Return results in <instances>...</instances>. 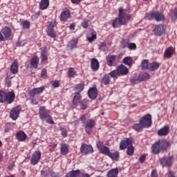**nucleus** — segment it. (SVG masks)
Returning <instances> with one entry per match:
<instances>
[{"mask_svg":"<svg viewBox=\"0 0 177 177\" xmlns=\"http://www.w3.org/2000/svg\"><path fill=\"white\" fill-rule=\"evenodd\" d=\"M146 18L148 20H156V21H164L165 17L159 12H152L149 15H147Z\"/></svg>","mask_w":177,"mask_h":177,"instance_id":"nucleus-4","label":"nucleus"},{"mask_svg":"<svg viewBox=\"0 0 177 177\" xmlns=\"http://www.w3.org/2000/svg\"><path fill=\"white\" fill-rule=\"evenodd\" d=\"M88 97L91 99V100H95L97 97V88L96 87H91L88 91Z\"/></svg>","mask_w":177,"mask_h":177,"instance_id":"nucleus-15","label":"nucleus"},{"mask_svg":"<svg viewBox=\"0 0 177 177\" xmlns=\"http://www.w3.org/2000/svg\"><path fill=\"white\" fill-rule=\"evenodd\" d=\"M1 34L4 36L6 41H10L12 39V29L9 27H4L1 29Z\"/></svg>","mask_w":177,"mask_h":177,"instance_id":"nucleus-7","label":"nucleus"},{"mask_svg":"<svg viewBox=\"0 0 177 177\" xmlns=\"http://www.w3.org/2000/svg\"><path fill=\"white\" fill-rule=\"evenodd\" d=\"M102 85H109L110 84V75L105 74L101 80Z\"/></svg>","mask_w":177,"mask_h":177,"instance_id":"nucleus-24","label":"nucleus"},{"mask_svg":"<svg viewBox=\"0 0 177 177\" xmlns=\"http://www.w3.org/2000/svg\"><path fill=\"white\" fill-rule=\"evenodd\" d=\"M140 77V81H145V80H149V78H150V74H149V73L145 72L144 73H142L140 75H139Z\"/></svg>","mask_w":177,"mask_h":177,"instance_id":"nucleus-33","label":"nucleus"},{"mask_svg":"<svg viewBox=\"0 0 177 177\" xmlns=\"http://www.w3.org/2000/svg\"><path fill=\"white\" fill-rule=\"evenodd\" d=\"M88 26H89V20H84L82 23V26L83 27V28H88Z\"/></svg>","mask_w":177,"mask_h":177,"instance_id":"nucleus-53","label":"nucleus"},{"mask_svg":"<svg viewBox=\"0 0 177 177\" xmlns=\"http://www.w3.org/2000/svg\"><path fill=\"white\" fill-rule=\"evenodd\" d=\"M81 94H80V93H77L73 97V104H75V106H78L80 102H81Z\"/></svg>","mask_w":177,"mask_h":177,"instance_id":"nucleus-25","label":"nucleus"},{"mask_svg":"<svg viewBox=\"0 0 177 177\" xmlns=\"http://www.w3.org/2000/svg\"><path fill=\"white\" fill-rule=\"evenodd\" d=\"M130 82H131V84H139V82H142L140 76H138V77H131L130 79Z\"/></svg>","mask_w":177,"mask_h":177,"instance_id":"nucleus-41","label":"nucleus"},{"mask_svg":"<svg viewBox=\"0 0 177 177\" xmlns=\"http://www.w3.org/2000/svg\"><path fill=\"white\" fill-rule=\"evenodd\" d=\"M91 68L94 71H97V70H99V61H97V59L96 58H93L91 59Z\"/></svg>","mask_w":177,"mask_h":177,"instance_id":"nucleus-22","label":"nucleus"},{"mask_svg":"<svg viewBox=\"0 0 177 177\" xmlns=\"http://www.w3.org/2000/svg\"><path fill=\"white\" fill-rule=\"evenodd\" d=\"M76 73L77 71H75V69H74L73 68H70L68 72V77H69L70 78H74Z\"/></svg>","mask_w":177,"mask_h":177,"instance_id":"nucleus-38","label":"nucleus"},{"mask_svg":"<svg viewBox=\"0 0 177 177\" xmlns=\"http://www.w3.org/2000/svg\"><path fill=\"white\" fill-rule=\"evenodd\" d=\"M97 146L100 150L102 149V146H103V141L98 140L97 142Z\"/></svg>","mask_w":177,"mask_h":177,"instance_id":"nucleus-58","label":"nucleus"},{"mask_svg":"<svg viewBox=\"0 0 177 177\" xmlns=\"http://www.w3.org/2000/svg\"><path fill=\"white\" fill-rule=\"evenodd\" d=\"M151 177H157V171L153 170L151 171Z\"/></svg>","mask_w":177,"mask_h":177,"instance_id":"nucleus-61","label":"nucleus"},{"mask_svg":"<svg viewBox=\"0 0 177 177\" xmlns=\"http://www.w3.org/2000/svg\"><path fill=\"white\" fill-rule=\"evenodd\" d=\"M20 106H17L15 108L12 109L10 112V116L12 120L16 121L20 114Z\"/></svg>","mask_w":177,"mask_h":177,"instance_id":"nucleus-10","label":"nucleus"},{"mask_svg":"<svg viewBox=\"0 0 177 177\" xmlns=\"http://www.w3.org/2000/svg\"><path fill=\"white\" fill-rule=\"evenodd\" d=\"M82 122H83V124H86V116L85 115H82L80 118Z\"/></svg>","mask_w":177,"mask_h":177,"instance_id":"nucleus-59","label":"nucleus"},{"mask_svg":"<svg viewBox=\"0 0 177 177\" xmlns=\"http://www.w3.org/2000/svg\"><path fill=\"white\" fill-rule=\"evenodd\" d=\"M168 132H169V127L165 126L158 131V134L159 136H166L168 135Z\"/></svg>","mask_w":177,"mask_h":177,"instance_id":"nucleus-21","label":"nucleus"},{"mask_svg":"<svg viewBox=\"0 0 177 177\" xmlns=\"http://www.w3.org/2000/svg\"><path fill=\"white\" fill-rule=\"evenodd\" d=\"M153 32L155 35L157 37H160V35H162V34H165V26L162 24L158 25L154 28Z\"/></svg>","mask_w":177,"mask_h":177,"instance_id":"nucleus-11","label":"nucleus"},{"mask_svg":"<svg viewBox=\"0 0 177 177\" xmlns=\"http://www.w3.org/2000/svg\"><path fill=\"white\" fill-rule=\"evenodd\" d=\"M174 53L175 48H174L173 47H169L165 51L164 57H165L166 59H169V57H172Z\"/></svg>","mask_w":177,"mask_h":177,"instance_id":"nucleus-18","label":"nucleus"},{"mask_svg":"<svg viewBox=\"0 0 177 177\" xmlns=\"http://www.w3.org/2000/svg\"><path fill=\"white\" fill-rule=\"evenodd\" d=\"M146 160V156L145 155H142L140 158H139V161L140 162H141L142 164V162H145V161Z\"/></svg>","mask_w":177,"mask_h":177,"instance_id":"nucleus-56","label":"nucleus"},{"mask_svg":"<svg viewBox=\"0 0 177 177\" xmlns=\"http://www.w3.org/2000/svg\"><path fill=\"white\" fill-rule=\"evenodd\" d=\"M109 75L112 77V78H115V77L118 75V70L116 68V70L111 71Z\"/></svg>","mask_w":177,"mask_h":177,"instance_id":"nucleus-50","label":"nucleus"},{"mask_svg":"<svg viewBox=\"0 0 177 177\" xmlns=\"http://www.w3.org/2000/svg\"><path fill=\"white\" fill-rule=\"evenodd\" d=\"M85 131H86V133H88V135H91L92 133V128L91 127H86Z\"/></svg>","mask_w":177,"mask_h":177,"instance_id":"nucleus-55","label":"nucleus"},{"mask_svg":"<svg viewBox=\"0 0 177 177\" xmlns=\"http://www.w3.org/2000/svg\"><path fill=\"white\" fill-rule=\"evenodd\" d=\"M117 60V56L115 55H108L106 57V64L109 67H112L113 64H114V62Z\"/></svg>","mask_w":177,"mask_h":177,"instance_id":"nucleus-19","label":"nucleus"},{"mask_svg":"<svg viewBox=\"0 0 177 177\" xmlns=\"http://www.w3.org/2000/svg\"><path fill=\"white\" fill-rule=\"evenodd\" d=\"M48 30H53L56 27V21H50L48 22Z\"/></svg>","mask_w":177,"mask_h":177,"instance_id":"nucleus-51","label":"nucleus"},{"mask_svg":"<svg viewBox=\"0 0 177 177\" xmlns=\"http://www.w3.org/2000/svg\"><path fill=\"white\" fill-rule=\"evenodd\" d=\"M44 91H45V86H44L39 88H34L29 92V95L31 97H34L35 95H39V93H42Z\"/></svg>","mask_w":177,"mask_h":177,"instance_id":"nucleus-13","label":"nucleus"},{"mask_svg":"<svg viewBox=\"0 0 177 177\" xmlns=\"http://www.w3.org/2000/svg\"><path fill=\"white\" fill-rule=\"evenodd\" d=\"M118 75H127L129 73V70L125 65L121 64L117 68Z\"/></svg>","mask_w":177,"mask_h":177,"instance_id":"nucleus-16","label":"nucleus"},{"mask_svg":"<svg viewBox=\"0 0 177 177\" xmlns=\"http://www.w3.org/2000/svg\"><path fill=\"white\" fill-rule=\"evenodd\" d=\"M143 124L140 122V123H136L133 125V129L134 131H136V132H140L141 131H143Z\"/></svg>","mask_w":177,"mask_h":177,"instance_id":"nucleus-29","label":"nucleus"},{"mask_svg":"<svg viewBox=\"0 0 177 177\" xmlns=\"http://www.w3.org/2000/svg\"><path fill=\"white\" fill-rule=\"evenodd\" d=\"M39 6L41 10H45L49 6V0H41Z\"/></svg>","mask_w":177,"mask_h":177,"instance_id":"nucleus-30","label":"nucleus"},{"mask_svg":"<svg viewBox=\"0 0 177 177\" xmlns=\"http://www.w3.org/2000/svg\"><path fill=\"white\" fill-rule=\"evenodd\" d=\"M87 39L89 42H93L96 39V33L93 31H91L90 35L87 36Z\"/></svg>","mask_w":177,"mask_h":177,"instance_id":"nucleus-34","label":"nucleus"},{"mask_svg":"<svg viewBox=\"0 0 177 177\" xmlns=\"http://www.w3.org/2000/svg\"><path fill=\"white\" fill-rule=\"evenodd\" d=\"M131 145H132V140L131 138H125L120 142V150H124V149H127L128 146Z\"/></svg>","mask_w":177,"mask_h":177,"instance_id":"nucleus-14","label":"nucleus"},{"mask_svg":"<svg viewBox=\"0 0 177 177\" xmlns=\"http://www.w3.org/2000/svg\"><path fill=\"white\" fill-rule=\"evenodd\" d=\"M127 42L123 41L120 44V48H122V49H125V48H127Z\"/></svg>","mask_w":177,"mask_h":177,"instance_id":"nucleus-60","label":"nucleus"},{"mask_svg":"<svg viewBox=\"0 0 177 177\" xmlns=\"http://www.w3.org/2000/svg\"><path fill=\"white\" fill-rule=\"evenodd\" d=\"M16 139L19 142H24L27 139V134L23 131H19L16 134Z\"/></svg>","mask_w":177,"mask_h":177,"instance_id":"nucleus-17","label":"nucleus"},{"mask_svg":"<svg viewBox=\"0 0 177 177\" xmlns=\"http://www.w3.org/2000/svg\"><path fill=\"white\" fill-rule=\"evenodd\" d=\"M80 151L84 156L89 154L93 152V147L91 145H88L86 144H82L80 148Z\"/></svg>","mask_w":177,"mask_h":177,"instance_id":"nucleus-8","label":"nucleus"},{"mask_svg":"<svg viewBox=\"0 0 177 177\" xmlns=\"http://www.w3.org/2000/svg\"><path fill=\"white\" fill-rule=\"evenodd\" d=\"M171 14L170 17L172 19V17H174L176 20L177 19V8H175L174 10H171Z\"/></svg>","mask_w":177,"mask_h":177,"instance_id":"nucleus-46","label":"nucleus"},{"mask_svg":"<svg viewBox=\"0 0 177 177\" xmlns=\"http://www.w3.org/2000/svg\"><path fill=\"white\" fill-rule=\"evenodd\" d=\"M85 85L84 84H79L75 86L76 91H77V93H80V92H82V91H84V87Z\"/></svg>","mask_w":177,"mask_h":177,"instance_id":"nucleus-47","label":"nucleus"},{"mask_svg":"<svg viewBox=\"0 0 177 177\" xmlns=\"http://www.w3.org/2000/svg\"><path fill=\"white\" fill-rule=\"evenodd\" d=\"M108 156L112 160H117V158H118V157H120V153H118V151H116V152H114V153L110 152L109 155H108Z\"/></svg>","mask_w":177,"mask_h":177,"instance_id":"nucleus-39","label":"nucleus"},{"mask_svg":"<svg viewBox=\"0 0 177 177\" xmlns=\"http://www.w3.org/2000/svg\"><path fill=\"white\" fill-rule=\"evenodd\" d=\"M51 85L53 88H59L60 86V82L58 80L52 81Z\"/></svg>","mask_w":177,"mask_h":177,"instance_id":"nucleus-49","label":"nucleus"},{"mask_svg":"<svg viewBox=\"0 0 177 177\" xmlns=\"http://www.w3.org/2000/svg\"><path fill=\"white\" fill-rule=\"evenodd\" d=\"M102 48H106V42H102L100 45V48L102 49Z\"/></svg>","mask_w":177,"mask_h":177,"instance_id":"nucleus-64","label":"nucleus"},{"mask_svg":"<svg viewBox=\"0 0 177 177\" xmlns=\"http://www.w3.org/2000/svg\"><path fill=\"white\" fill-rule=\"evenodd\" d=\"M131 20V16L128 14V11L124 10L122 8L119 9V19H116L113 23L114 28L125 24L127 21Z\"/></svg>","mask_w":177,"mask_h":177,"instance_id":"nucleus-1","label":"nucleus"},{"mask_svg":"<svg viewBox=\"0 0 177 177\" xmlns=\"http://www.w3.org/2000/svg\"><path fill=\"white\" fill-rule=\"evenodd\" d=\"M49 110H47L44 106H41L39 109V117L41 120H46L48 124H55L53 120L52 119V116L49 115Z\"/></svg>","mask_w":177,"mask_h":177,"instance_id":"nucleus-3","label":"nucleus"},{"mask_svg":"<svg viewBox=\"0 0 177 177\" xmlns=\"http://www.w3.org/2000/svg\"><path fill=\"white\" fill-rule=\"evenodd\" d=\"M10 71L12 74H17L19 73V65L17 62H14L10 66Z\"/></svg>","mask_w":177,"mask_h":177,"instance_id":"nucleus-26","label":"nucleus"},{"mask_svg":"<svg viewBox=\"0 0 177 177\" xmlns=\"http://www.w3.org/2000/svg\"><path fill=\"white\" fill-rule=\"evenodd\" d=\"M47 35L51 38H56V33L55 32V29L47 30Z\"/></svg>","mask_w":177,"mask_h":177,"instance_id":"nucleus-43","label":"nucleus"},{"mask_svg":"<svg viewBox=\"0 0 177 177\" xmlns=\"http://www.w3.org/2000/svg\"><path fill=\"white\" fill-rule=\"evenodd\" d=\"M46 74H47V72H46V70H44L41 71V77H46Z\"/></svg>","mask_w":177,"mask_h":177,"instance_id":"nucleus-63","label":"nucleus"},{"mask_svg":"<svg viewBox=\"0 0 177 177\" xmlns=\"http://www.w3.org/2000/svg\"><path fill=\"white\" fill-rule=\"evenodd\" d=\"M2 32H0V42L5 41V37H3V35H2Z\"/></svg>","mask_w":177,"mask_h":177,"instance_id":"nucleus-62","label":"nucleus"},{"mask_svg":"<svg viewBox=\"0 0 177 177\" xmlns=\"http://www.w3.org/2000/svg\"><path fill=\"white\" fill-rule=\"evenodd\" d=\"M68 17H70V10H64L63 12H61L60 19L62 21H66Z\"/></svg>","mask_w":177,"mask_h":177,"instance_id":"nucleus-20","label":"nucleus"},{"mask_svg":"<svg viewBox=\"0 0 177 177\" xmlns=\"http://www.w3.org/2000/svg\"><path fill=\"white\" fill-rule=\"evenodd\" d=\"M40 160H41V151H36L32 155V158L30 159V162H31L32 165H37V164H38V162H39Z\"/></svg>","mask_w":177,"mask_h":177,"instance_id":"nucleus-9","label":"nucleus"},{"mask_svg":"<svg viewBox=\"0 0 177 177\" xmlns=\"http://www.w3.org/2000/svg\"><path fill=\"white\" fill-rule=\"evenodd\" d=\"M171 147V142L166 140H159L152 145V152L153 154H158L162 150H167Z\"/></svg>","mask_w":177,"mask_h":177,"instance_id":"nucleus-2","label":"nucleus"},{"mask_svg":"<svg viewBox=\"0 0 177 177\" xmlns=\"http://www.w3.org/2000/svg\"><path fill=\"white\" fill-rule=\"evenodd\" d=\"M84 124L86 127L88 128H93V127H95V121H93V120H89Z\"/></svg>","mask_w":177,"mask_h":177,"instance_id":"nucleus-45","label":"nucleus"},{"mask_svg":"<svg viewBox=\"0 0 177 177\" xmlns=\"http://www.w3.org/2000/svg\"><path fill=\"white\" fill-rule=\"evenodd\" d=\"M133 153H135V147L131 144V146L127 147V156H133Z\"/></svg>","mask_w":177,"mask_h":177,"instance_id":"nucleus-37","label":"nucleus"},{"mask_svg":"<svg viewBox=\"0 0 177 177\" xmlns=\"http://www.w3.org/2000/svg\"><path fill=\"white\" fill-rule=\"evenodd\" d=\"M100 151L102 153V154H106V156L110 154V149L106 146L103 147V148H101Z\"/></svg>","mask_w":177,"mask_h":177,"instance_id":"nucleus-42","label":"nucleus"},{"mask_svg":"<svg viewBox=\"0 0 177 177\" xmlns=\"http://www.w3.org/2000/svg\"><path fill=\"white\" fill-rule=\"evenodd\" d=\"M80 107L82 110L86 109V108L88 107V102H86V100H84L81 102Z\"/></svg>","mask_w":177,"mask_h":177,"instance_id":"nucleus-48","label":"nucleus"},{"mask_svg":"<svg viewBox=\"0 0 177 177\" xmlns=\"http://www.w3.org/2000/svg\"><path fill=\"white\" fill-rule=\"evenodd\" d=\"M61 153L63 156H66V154L68 153V148L67 147V145L62 144L61 147Z\"/></svg>","mask_w":177,"mask_h":177,"instance_id":"nucleus-35","label":"nucleus"},{"mask_svg":"<svg viewBox=\"0 0 177 177\" xmlns=\"http://www.w3.org/2000/svg\"><path fill=\"white\" fill-rule=\"evenodd\" d=\"M16 95L12 91H9L6 94V101L7 104H12L15 102Z\"/></svg>","mask_w":177,"mask_h":177,"instance_id":"nucleus-12","label":"nucleus"},{"mask_svg":"<svg viewBox=\"0 0 177 177\" xmlns=\"http://www.w3.org/2000/svg\"><path fill=\"white\" fill-rule=\"evenodd\" d=\"M160 68V63L153 62L152 63H149V71H156V70H158Z\"/></svg>","mask_w":177,"mask_h":177,"instance_id":"nucleus-23","label":"nucleus"},{"mask_svg":"<svg viewBox=\"0 0 177 177\" xmlns=\"http://www.w3.org/2000/svg\"><path fill=\"white\" fill-rule=\"evenodd\" d=\"M6 93L3 91H0V103H5Z\"/></svg>","mask_w":177,"mask_h":177,"instance_id":"nucleus-40","label":"nucleus"},{"mask_svg":"<svg viewBox=\"0 0 177 177\" xmlns=\"http://www.w3.org/2000/svg\"><path fill=\"white\" fill-rule=\"evenodd\" d=\"M41 60L45 61L48 59V55L45 53H41Z\"/></svg>","mask_w":177,"mask_h":177,"instance_id":"nucleus-57","label":"nucleus"},{"mask_svg":"<svg viewBox=\"0 0 177 177\" xmlns=\"http://www.w3.org/2000/svg\"><path fill=\"white\" fill-rule=\"evenodd\" d=\"M174 156H171L169 158L163 157L160 159V165L162 167H172V164H174Z\"/></svg>","mask_w":177,"mask_h":177,"instance_id":"nucleus-6","label":"nucleus"},{"mask_svg":"<svg viewBox=\"0 0 177 177\" xmlns=\"http://www.w3.org/2000/svg\"><path fill=\"white\" fill-rule=\"evenodd\" d=\"M21 26L23 28L28 30V28H30V23L28 21H23L21 23Z\"/></svg>","mask_w":177,"mask_h":177,"instance_id":"nucleus-44","label":"nucleus"},{"mask_svg":"<svg viewBox=\"0 0 177 177\" xmlns=\"http://www.w3.org/2000/svg\"><path fill=\"white\" fill-rule=\"evenodd\" d=\"M150 64H149L148 59H144L142 61V70H149V66Z\"/></svg>","mask_w":177,"mask_h":177,"instance_id":"nucleus-36","label":"nucleus"},{"mask_svg":"<svg viewBox=\"0 0 177 177\" xmlns=\"http://www.w3.org/2000/svg\"><path fill=\"white\" fill-rule=\"evenodd\" d=\"M61 133L64 138L67 136V131L64 129L63 127L60 128Z\"/></svg>","mask_w":177,"mask_h":177,"instance_id":"nucleus-54","label":"nucleus"},{"mask_svg":"<svg viewBox=\"0 0 177 177\" xmlns=\"http://www.w3.org/2000/svg\"><path fill=\"white\" fill-rule=\"evenodd\" d=\"M127 48L130 49V50L136 49V44L134 43H128Z\"/></svg>","mask_w":177,"mask_h":177,"instance_id":"nucleus-52","label":"nucleus"},{"mask_svg":"<svg viewBox=\"0 0 177 177\" xmlns=\"http://www.w3.org/2000/svg\"><path fill=\"white\" fill-rule=\"evenodd\" d=\"M144 128H150L151 127V115L147 114L140 120Z\"/></svg>","mask_w":177,"mask_h":177,"instance_id":"nucleus-5","label":"nucleus"},{"mask_svg":"<svg viewBox=\"0 0 177 177\" xmlns=\"http://www.w3.org/2000/svg\"><path fill=\"white\" fill-rule=\"evenodd\" d=\"M123 63L127 66H132V63H133V59L131 57H126L123 59Z\"/></svg>","mask_w":177,"mask_h":177,"instance_id":"nucleus-31","label":"nucleus"},{"mask_svg":"<svg viewBox=\"0 0 177 177\" xmlns=\"http://www.w3.org/2000/svg\"><path fill=\"white\" fill-rule=\"evenodd\" d=\"M38 63H39V59L37 57H33L30 60V64L33 68H38Z\"/></svg>","mask_w":177,"mask_h":177,"instance_id":"nucleus-28","label":"nucleus"},{"mask_svg":"<svg viewBox=\"0 0 177 177\" xmlns=\"http://www.w3.org/2000/svg\"><path fill=\"white\" fill-rule=\"evenodd\" d=\"M118 176V169L115 168L109 170L107 174V177H117Z\"/></svg>","mask_w":177,"mask_h":177,"instance_id":"nucleus-27","label":"nucleus"},{"mask_svg":"<svg viewBox=\"0 0 177 177\" xmlns=\"http://www.w3.org/2000/svg\"><path fill=\"white\" fill-rule=\"evenodd\" d=\"M78 44V40L77 39L71 40L68 44V46L71 49H75L77 48V45Z\"/></svg>","mask_w":177,"mask_h":177,"instance_id":"nucleus-32","label":"nucleus"}]
</instances>
